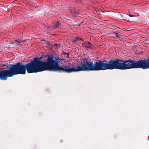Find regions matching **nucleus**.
<instances>
[{"instance_id": "1", "label": "nucleus", "mask_w": 149, "mask_h": 149, "mask_svg": "<svg viewBox=\"0 0 149 149\" xmlns=\"http://www.w3.org/2000/svg\"><path fill=\"white\" fill-rule=\"evenodd\" d=\"M107 61H98L93 63L88 61L86 58L82 59L79 65L78 66V72L84 71H99L107 70Z\"/></svg>"}, {"instance_id": "2", "label": "nucleus", "mask_w": 149, "mask_h": 149, "mask_svg": "<svg viewBox=\"0 0 149 149\" xmlns=\"http://www.w3.org/2000/svg\"><path fill=\"white\" fill-rule=\"evenodd\" d=\"M45 57H47V62L41 61L42 56L35 57L33 60L30 62L36 73L44 71H49V68L54 66L55 61L53 60L52 56L47 54Z\"/></svg>"}, {"instance_id": "3", "label": "nucleus", "mask_w": 149, "mask_h": 149, "mask_svg": "<svg viewBox=\"0 0 149 149\" xmlns=\"http://www.w3.org/2000/svg\"><path fill=\"white\" fill-rule=\"evenodd\" d=\"M133 68L144 70L149 68V56L147 59L140 58L138 60L122 59V70Z\"/></svg>"}, {"instance_id": "4", "label": "nucleus", "mask_w": 149, "mask_h": 149, "mask_svg": "<svg viewBox=\"0 0 149 149\" xmlns=\"http://www.w3.org/2000/svg\"><path fill=\"white\" fill-rule=\"evenodd\" d=\"M10 69H11L13 76L18 74H25L28 73H36L30 62L24 65L20 62L15 64L10 65Z\"/></svg>"}, {"instance_id": "5", "label": "nucleus", "mask_w": 149, "mask_h": 149, "mask_svg": "<svg viewBox=\"0 0 149 149\" xmlns=\"http://www.w3.org/2000/svg\"><path fill=\"white\" fill-rule=\"evenodd\" d=\"M55 60H54L53 58V60L55 61V63L53 64L54 66L49 68V71H58L59 72H66L67 73L78 72V66L77 68H70V67L68 65H65L63 67H61L59 65L58 63L61 62L64 59H61L58 57H55Z\"/></svg>"}, {"instance_id": "6", "label": "nucleus", "mask_w": 149, "mask_h": 149, "mask_svg": "<svg viewBox=\"0 0 149 149\" xmlns=\"http://www.w3.org/2000/svg\"><path fill=\"white\" fill-rule=\"evenodd\" d=\"M107 70H122V59L115 58L107 61Z\"/></svg>"}, {"instance_id": "7", "label": "nucleus", "mask_w": 149, "mask_h": 149, "mask_svg": "<svg viewBox=\"0 0 149 149\" xmlns=\"http://www.w3.org/2000/svg\"><path fill=\"white\" fill-rule=\"evenodd\" d=\"M13 75L11 70H1L0 71V80H5L8 77H13Z\"/></svg>"}, {"instance_id": "8", "label": "nucleus", "mask_w": 149, "mask_h": 149, "mask_svg": "<svg viewBox=\"0 0 149 149\" xmlns=\"http://www.w3.org/2000/svg\"><path fill=\"white\" fill-rule=\"evenodd\" d=\"M84 44H85V46H83V47L90 49L91 48L92 45L91 44L90 42H84Z\"/></svg>"}, {"instance_id": "9", "label": "nucleus", "mask_w": 149, "mask_h": 149, "mask_svg": "<svg viewBox=\"0 0 149 149\" xmlns=\"http://www.w3.org/2000/svg\"><path fill=\"white\" fill-rule=\"evenodd\" d=\"M61 24L60 23V22L59 21H58L56 22L52 26V29H56L57 28H58L59 26L61 25Z\"/></svg>"}, {"instance_id": "10", "label": "nucleus", "mask_w": 149, "mask_h": 149, "mask_svg": "<svg viewBox=\"0 0 149 149\" xmlns=\"http://www.w3.org/2000/svg\"><path fill=\"white\" fill-rule=\"evenodd\" d=\"M71 12L74 14V15H77L78 13V11L76 10L75 8H73L70 9Z\"/></svg>"}, {"instance_id": "11", "label": "nucleus", "mask_w": 149, "mask_h": 149, "mask_svg": "<svg viewBox=\"0 0 149 149\" xmlns=\"http://www.w3.org/2000/svg\"><path fill=\"white\" fill-rule=\"evenodd\" d=\"M76 41L78 40V41H80V40H82L83 41V39L82 38H80L79 37H77L76 38Z\"/></svg>"}, {"instance_id": "12", "label": "nucleus", "mask_w": 149, "mask_h": 149, "mask_svg": "<svg viewBox=\"0 0 149 149\" xmlns=\"http://www.w3.org/2000/svg\"><path fill=\"white\" fill-rule=\"evenodd\" d=\"M99 13L101 15H106L104 13L103 11H102V10H100V12Z\"/></svg>"}, {"instance_id": "13", "label": "nucleus", "mask_w": 149, "mask_h": 149, "mask_svg": "<svg viewBox=\"0 0 149 149\" xmlns=\"http://www.w3.org/2000/svg\"><path fill=\"white\" fill-rule=\"evenodd\" d=\"M65 19H66L67 20H68V21H69V22H70L72 23V21L71 20L67 19L66 18H65Z\"/></svg>"}, {"instance_id": "14", "label": "nucleus", "mask_w": 149, "mask_h": 149, "mask_svg": "<svg viewBox=\"0 0 149 149\" xmlns=\"http://www.w3.org/2000/svg\"><path fill=\"white\" fill-rule=\"evenodd\" d=\"M63 54L64 55H68V56L66 57H68V54H67L66 52H63Z\"/></svg>"}, {"instance_id": "15", "label": "nucleus", "mask_w": 149, "mask_h": 149, "mask_svg": "<svg viewBox=\"0 0 149 149\" xmlns=\"http://www.w3.org/2000/svg\"><path fill=\"white\" fill-rule=\"evenodd\" d=\"M95 10L98 13H99L100 12V10H99V9L97 8H96Z\"/></svg>"}, {"instance_id": "16", "label": "nucleus", "mask_w": 149, "mask_h": 149, "mask_svg": "<svg viewBox=\"0 0 149 149\" xmlns=\"http://www.w3.org/2000/svg\"><path fill=\"white\" fill-rule=\"evenodd\" d=\"M129 16L130 17H135V16L134 15H132L129 14Z\"/></svg>"}, {"instance_id": "17", "label": "nucleus", "mask_w": 149, "mask_h": 149, "mask_svg": "<svg viewBox=\"0 0 149 149\" xmlns=\"http://www.w3.org/2000/svg\"><path fill=\"white\" fill-rule=\"evenodd\" d=\"M82 46L81 47H83V46H85V44H84V42L83 43H82L81 44Z\"/></svg>"}, {"instance_id": "18", "label": "nucleus", "mask_w": 149, "mask_h": 149, "mask_svg": "<svg viewBox=\"0 0 149 149\" xmlns=\"http://www.w3.org/2000/svg\"><path fill=\"white\" fill-rule=\"evenodd\" d=\"M19 43H21L23 42V41L22 40H20L19 41Z\"/></svg>"}, {"instance_id": "19", "label": "nucleus", "mask_w": 149, "mask_h": 149, "mask_svg": "<svg viewBox=\"0 0 149 149\" xmlns=\"http://www.w3.org/2000/svg\"><path fill=\"white\" fill-rule=\"evenodd\" d=\"M113 33L115 34H116V35L118 34V33H117L115 32H113Z\"/></svg>"}, {"instance_id": "20", "label": "nucleus", "mask_w": 149, "mask_h": 149, "mask_svg": "<svg viewBox=\"0 0 149 149\" xmlns=\"http://www.w3.org/2000/svg\"><path fill=\"white\" fill-rule=\"evenodd\" d=\"M2 66H3L4 67V66H6V65L3 64V65H2Z\"/></svg>"}, {"instance_id": "21", "label": "nucleus", "mask_w": 149, "mask_h": 149, "mask_svg": "<svg viewBox=\"0 0 149 149\" xmlns=\"http://www.w3.org/2000/svg\"><path fill=\"white\" fill-rule=\"evenodd\" d=\"M46 10H48L47 11L48 12L49 11V10H48V9H46Z\"/></svg>"}]
</instances>
